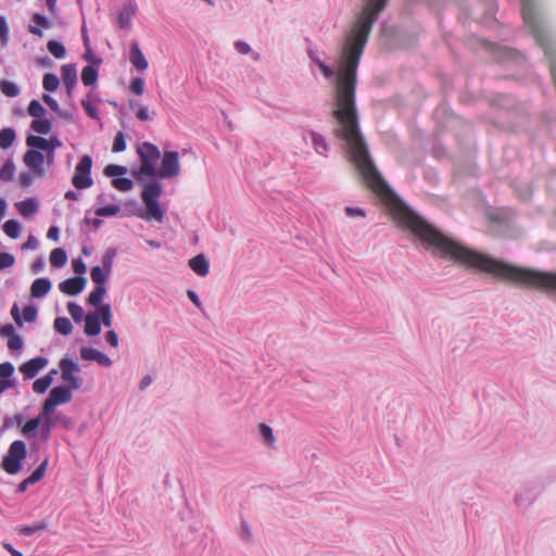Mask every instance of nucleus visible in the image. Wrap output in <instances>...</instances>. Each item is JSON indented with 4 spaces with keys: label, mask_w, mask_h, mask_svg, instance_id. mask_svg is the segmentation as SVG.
Segmentation results:
<instances>
[{
    "label": "nucleus",
    "mask_w": 556,
    "mask_h": 556,
    "mask_svg": "<svg viewBox=\"0 0 556 556\" xmlns=\"http://www.w3.org/2000/svg\"><path fill=\"white\" fill-rule=\"evenodd\" d=\"M27 448L24 441L16 440L9 446L8 453L1 460V468L9 475H16L21 471L23 460L26 458Z\"/></svg>",
    "instance_id": "1"
},
{
    "label": "nucleus",
    "mask_w": 556,
    "mask_h": 556,
    "mask_svg": "<svg viewBox=\"0 0 556 556\" xmlns=\"http://www.w3.org/2000/svg\"><path fill=\"white\" fill-rule=\"evenodd\" d=\"M137 153L141 161L139 173L147 177L156 176V165L161 157L159 148L150 142H143L138 147Z\"/></svg>",
    "instance_id": "2"
},
{
    "label": "nucleus",
    "mask_w": 556,
    "mask_h": 556,
    "mask_svg": "<svg viewBox=\"0 0 556 556\" xmlns=\"http://www.w3.org/2000/svg\"><path fill=\"white\" fill-rule=\"evenodd\" d=\"M92 167V159L89 155H84L75 168V174L72 178V184L77 189H87L92 186L93 180L90 176Z\"/></svg>",
    "instance_id": "3"
},
{
    "label": "nucleus",
    "mask_w": 556,
    "mask_h": 556,
    "mask_svg": "<svg viewBox=\"0 0 556 556\" xmlns=\"http://www.w3.org/2000/svg\"><path fill=\"white\" fill-rule=\"evenodd\" d=\"M180 173L179 154L176 151H165L161 161V168L156 176L160 178H173Z\"/></svg>",
    "instance_id": "4"
},
{
    "label": "nucleus",
    "mask_w": 556,
    "mask_h": 556,
    "mask_svg": "<svg viewBox=\"0 0 556 556\" xmlns=\"http://www.w3.org/2000/svg\"><path fill=\"white\" fill-rule=\"evenodd\" d=\"M61 378L70 383V389L77 390L81 387V379L75 374L80 371V367L72 359L64 357L60 361Z\"/></svg>",
    "instance_id": "5"
},
{
    "label": "nucleus",
    "mask_w": 556,
    "mask_h": 556,
    "mask_svg": "<svg viewBox=\"0 0 556 556\" xmlns=\"http://www.w3.org/2000/svg\"><path fill=\"white\" fill-rule=\"evenodd\" d=\"M25 165L33 170L34 175L42 177L45 175V156L43 154L35 149H29L23 156Z\"/></svg>",
    "instance_id": "6"
},
{
    "label": "nucleus",
    "mask_w": 556,
    "mask_h": 556,
    "mask_svg": "<svg viewBox=\"0 0 556 556\" xmlns=\"http://www.w3.org/2000/svg\"><path fill=\"white\" fill-rule=\"evenodd\" d=\"M86 282L84 276H77L60 282L59 289L65 294L77 295L85 289Z\"/></svg>",
    "instance_id": "7"
},
{
    "label": "nucleus",
    "mask_w": 556,
    "mask_h": 556,
    "mask_svg": "<svg viewBox=\"0 0 556 556\" xmlns=\"http://www.w3.org/2000/svg\"><path fill=\"white\" fill-rule=\"evenodd\" d=\"M26 144L31 149L39 150H48L49 146L51 147H62V142L58 137H50V139H46L40 136L30 135L26 139Z\"/></svg>",
    "instance_id": "8"
},
{
    "label": "nucleus",
    "mask_w": 556,
    "mask_h": 556,
    "mask_svg": "<svg viewBox=\"0 0 556 556\" xmlns=\"http://www.w3.org/2000/svg\"><path fill=\"white\" fill-rule=\"evenodd\" d=\"M48 364V359L45 357H35L26 363H24L20 370L25 376L26 379L34 378L42 368H45Z\"/></svg>",
    "instance_id": "9"
},
{
    "label": "nucleus",
    "mask_w": 556,
    "mask_h": 556,
    "mask_svg": "<svg viewBox=\"0 0 556 556\" xmlns=\"http://www.w3.org/2000/svg\"><path fill=\"white\" fill-rule=\"evenodd\" d=\"M80 356L85 361H94L104 367L112 365V361L108 355L93 348H81Z\"/></svg>",
    "instance_id": "10"
},
{
    "label": "nucleus",
    "mask_w": 556,
    "mask_h": 556,
    "mask_svg": "<svg viewBox=\"0 0 556 556\" xmlns=\"http://www.w3.org/2000/svg\"><path fill=\"white\" fill-rule=\"evenodd\" d=\"M55 407L72 400V389L65 386L54 387L47 397Z\"/></svg>",
    "instance_id": "11"
},
{
    "label": "nucleus",
    "mask_w": 556,
    "mask_h": 556,
    "mask_svg": "<svg viewBox=\"0 0 556 556\" xmlns=\"http://www.w3.org/2000/svg\"><path fill=\"white\" fill-rule=\"evenodd\" d=\"M63 83L66 87L67 94L71 96L77 84V70L75 64H65L61 67Z\"/></svg>",
    "instance_id": "12"
},
{
    "label": "nucleus",
    "mask_w": 556,
    "mask_h": 556,
    "mask_svg": "<svg viewBox=\"0 0 556 556\" xmlns=\"http://www.w3.org/2000/svg\"><path fill=\"white\" fill-rule=\"evenodd\" d=\"M129 61L138 71L143 72L148 68V61L137 42H132L130 46Z\"/></svg>",
    "instance_id": "13"
},
{
    "label": "nucleus",
    "mask_w": 556,
    "mask_h": 556,
    "mask_svg": "<svg viewBox=\"0 0 556 556\" xmlns=\"http://www.w3.org/2000/svg\"><path fill=\"white\" fill-rule=\"evenodd\" d=\"M52 283L49 278H37L30 286V295L36 299L43 298L51 290Z\"/></svg>",
    "instance_id": "14"
},
{
    "label": "nucleus",
    "mask_w": 556,
    "mask_h": 556,
    "mask_svg": "<svg viewBox=\"0 0 556 556\" xmlns=\"http://www.w3.org/2000/svg\"><path fill=\"white\" fill-rule=\"evenodd\" d=\"M189 267L201 277H205L210 270V264L202 253L189 260Z\"/></svg>",
    "instance_id": "15"
},
{
    "label": "nucleus",
    "mask_w": 556,
    "mask_h": 556,
    "mask_svg": "<svg viewBox=\"0 0 556 556\" xmlns=\"http://www.w3.org/2000/svg\"><path fill=\"white\" fill-rule=\"evenodd\" d=\"M101 332L100 315L97 313H88L85 316V333L87 336H97Z\"/></svg>",
    "instance_id": "16"
},
{
    "label": "nucleus",
    "mask_w": 556,
    "mask_h": 556,
    "mask_svg": "<svg viewBox=\"0 0 556 556\" xmlns=\"http://www.w3.org/2000/svg\"><path fill=\"white\" fill-rule=\"evenodd\" d=\"M162 194V186L160 182H150L146 184L143 187V191L141 193V198L143 202H152L157 201L160 195Z\"/></svg>",
    "instance_id": "17"
},
{
    "label": "nucleus",
    "mask_w": 556,
    "mask_h": 556,
    "mask_svg": "<svg viewBox=\"0 0 556 556\" xmlns=\"http://www.w3.org/2000/svg\"><path fill=\"white\" fill-rule=\"evenodd\" d=\"M136 13V5L127 3L123 7L122 11L117 16V23L121 28H128L131 24L132 16Z\"/></svg>",
    "instance_id": "18"
},
{
    "label": "nucleus",
    "mask_w": 556,
    "mask_h": 556,
    "mask_svg": "<svg viewBox=\"0 0 556 556\" xmlns=\"http://www.w3.org/2000/svg\"><path fill=\"white\" fill-rule=\"evenodd\" d=\"M147 208V214L144 216L148 220H156L159 223L163 222L164 218V212L160 207V204L157 201L152 202H143Z\"/></svg>",
    "instance_id": "19"
},
{
    "label": "nucleus",
    "mask_w": 556,
    "mask_h": 556,
    "mask_svg": "<svg viewBox=\"0 0 556 556\" xmlns=\"http://www.w3.org/2000/svg\"><path fill=\"white\" fill-rule=\"evenodd\" d=\"M38 202L35 199H26L16 203V208L24 217L30 216L38 211Z\"/></svg>",
    "instance_id": "20"
},
{
    "label": "nucleus",
    "mask_w": 556,
    "mask_h": 556,
    "mask_svg": "<svg viewBox=\"0 0 556 556\" xmlns=\"http://www.w3.org/2000/svg\"><path fill=\"white\" fill-rule=\"evenodd\" d=\"M311 138L315 151L320 155H327L329 147L325 137L316 131H312Z\"/></svg>",
    "instance_id": "21"
},
{
    "label": "nucleus",
    "mask_w": 556,
    "mask_h": 556,
    "mask_svg": "<svg viewBox=\"0 0 556 556\" xmlns=\"http://www.w3.org/2000/svg\"><path fill=\"white\" fill-rule=\"evenodd\" d=\"M16 139V132L13 128L7 127L0 130V148L9 149Z\"/></svg>",
    "instance_id": "22"
},
{
    "label": "nucleus",
    "mask_w": 556,
    "mask_h": 556,
    "mask_svg": "<svg viewBox=\"0 0 556 556\" xmlns=\"http://www.w3.org/2000/svg\"><path fill=\"white\" fill-rule=\"evenodd\" d=\"M98 70L94 65H87L81 71V81L85 86H91L97 83Z\"/></svg>",
    "instance_id": "23"
},
{
    "label": "nucleus",
    "mask_w": 556,
    "mask_h": 556,
    "mask_svg": "<svg viewBox=\"0 0 556 556\" xmlns=\"http://www.w3.org/2000/svg\"><path fill=\"white\" fill-rule=\"evenodd\" d=\"M41 422V417H35L28 420L22 427V434L26 438H35L37 435V430Z\"/></svg>",
    "instance_id": "24"
},
{
    "label": "nucleus",
    "mask_w": 556,
    "mask_h": 556,
    "mask_svg": "<svg viewBox=\"0 0 556 556\" xmlns=\"http://www.w3.org/2000/svg\"><path fill=\"white\" fill-rule=\"evenodd\" d=\"M67 262L66 252L62 248L52 250L50 254V263L53 267L61 268L65 266Z\"/></svg>",
    "instance_id": "25"
},
{
    "label": "nucleus",
    "mask_w": 556,
    "mask_h": 556,
    "mask_svg": "<svg viewBox=\"0 0 556 556\" xmlns=\"http://www.w3.org/2000/svg\"><path fill=\"white\" fill-rule=\"evenodd\" d=\"M110 275L111 273H108L100 266H94L90 270L91 280L96 283V286H104Z\"/></svg>",
    "instance_id": "26"
},
{
    "label": "nucleus",
    "mask_w": 556,
    "mask_h": 556,
    "mask_svg": "<svg viewBox=\"0 0 556 556\" xmlns=\"http://www.w3.org/2000/svg\"><path fill=\"white\" fill-rule=\"evenodd\" d=\"M56 370H53L51 374L49 375H46L39 379H37L34 383H33V390L34 392L38 393V394H42L45 393L48 388L51 386L52 383V374H55Z\"/></svg>",
    "instance_id": "27"
},
{
    "label": "nucleus",
    "mask_w": 556,
    "mask_h": 556,
    "mask_svg": "<svg viewBox=\"0 0 556 556\" xmlns=\"http://www.w3.org/2000/svg\"><path fill=\"white\" fill-rule=\"evenodd\" d=\"M106 293L105 286H96V288L90 292L87 302L89 305L99 306L103 300V296Z\"/></svg>",
    "instance_id": "28"
},
{
    "label": "nucleus",
    "mask_w": 556,
    "mask_h": 556,
    "mask_svg": "<svg viewBox=\"0 0 556 556\" xmlns=\"http://www.w3.org/2000/svg\"><path fill=\"white\" fill-rule=\"evenodd\" d=\"M30 127L34 131L41 134V135H48L52 129V124L49 119L46 118H37L34 119L30 124Z\"/></svg>",
    "instance_id": "29"
},
{
    "label": "nucleus",
    "mask_w": 556,
    "mask_h": 556,
    "mask_svg": "<svg viewBox=\"0 0 556 556\" xmlns=\"http://www.w3.org/2000/svg\"><path fill=\"white\" fill-rule=\"evenodd\" d=\"M53 327H54L55 331H58L64 336L70 334L73 330V325H72L71 320L66 317L55 318Z\"/></svg>",
    "instance_id": "30"
},
{
    "label": "nucleus",
    "mask_w": 556,
    "mask_h": 556,
    "mask_svg": "<svg viewBox=\"0 0 556 556\" xmlns=\"http://www.w3.org/2000/svg\"><path fill=\"white\" fill-rule=\"evenodd\" d=\"M3 231L12 239H16L21 233V224L15 219H9L3 224Z\"/></svg>",
    "instance_id": "31"
},
{
    "label": "nucleus",
    "mask_w": 556,
    "mask_h": 556,
    "mask_svg": "<svg viewBox=\"0 0 556 556\" xmlns=\"http://www.w3.org/2000/svg\"><path fill=\"white\" fill-rule=\"evenodd\" d=\"M60 86V79L55 74L47 73L43 75L42 87L45 90L53 92Z\"/></svg>",
    "instance_id": "32"
},
{
    "label": "nucleus",
    "mask_w": 556,
    "mask_h": 556,
    "mask_svg": "<svg viewBox=\"0 0 556 556\" xmlns=\"http://www.w3.org/2000/svg\"><path fill=\"white\" fill-rule=\"evenodd\" d=\"M0 90L3 94L10 98L17 97L20 94L18 86L10 80H1L0 81Z\"/></svg>",
    "instance_id": "33"
},
{
    "label": "nucleus",
    "mask_w": 556,
    "mask_h": 556,
    "mask_svg": "<svg viewBox=\"0 0 556 556\" xmlns=\"http://www.w3.org/2000/svg\"><path fill=\"white\" fill-rule=\"evenodd\" d=\"M48 51L56 59H63L66 54L65 47L62 42L50 40L47 43Z\"/></svg>",
    "instance_id": "34"
},
{
    "label": "nucleus",
    "mask_w": 556,
    "mask_h": 556,
    "mask_svg": "<svg viewBox=\"0 0 556 556\" xmlns=\"http://www.w3.org/2000/svg\"><path fill=\"white\" fill-rule=\"evenodd\" d=\"M258 430L263 442L268 446H273L276 441L273 429L266 424H261Z\"/></svg>",
    "instance_id": "35"
},
{
    "label": "nucleus",
    "mask_w": 556,
    "mask_h": 556,
    "mask_svg": "<svg viewBox=\"0 0 556 556\" xmlns=\"http://www.w3.org/2000/svg\"><path fill=\"white\" fill-rule=\"evenodd\" d=\"M48 528V523L46 521H41L39 523H36L34 526H23L18 529V533L21 535L29 536L33 535L39 531H43Z\"/></svg>",
    "instance_id": "36"
},
{
    "label": "nucleus",
    "mask_w": 556,
    "mask_h": 556,
    "mask_svg": "<svg viewBox=\"0 0 556 556\" xmlns=\"http://www.w3.org/2000/svg\"><path fill=\"white\" fill-rule=\"evenodd\" d=\"M103 173L105 176L112 177L114 179L125 175L127 173V167L116 164H109L105 166Z\"/></svg>",
    "instance_id": "37"
},
{
    "label": "nucleus",
    "mask_w": 556,
    "mask_h": 556,
    "mask_svg": "<svg viewBox=\"0 0 556 556\" xmlns=\"http://www.w3.org/2000/svg\"><path fill=\"white\" fill-rule=\"evenodd\" d=\"M47 467H48V459L46 458L35 470L34 472L28 477L26 478L28 480V482H30L31 484H35L37 483L38 481H40L45 473H46V470H47Z\"/></svg>",
    "instance_id": "38"
},
{
    "label": "nucleus",
    "mask_w": 556,
    "mask_h": 556,
    "mask_svg": "<svg viewBox=\"0 0 556 556\" xmlns=\"http://www.w3.org/2000/svg\"><path fill=\"white\" fill-rule=\"evenodd\" d=\"M115 256H116V249H114V248L108 249L102 256V268L105 269L108 273L112 271Z\"/></svg>",
    "instance_id": "39"
},
{
    "label": "nucleus",
    "mask_w": 556,
    "mask_h": 556,
    "mask_svg": "<svg viewBox=\"0 0 556 556\" xmlns=\"http://www.w3.org/2000/svg\"><path fill=\"white\" fill-rule=\"evenodd\" d=\"M97 314L100 315V320L105 327L112 326V312L109 304H102L99 307Z\"/></svg>",
    "instance_id": "40"
},
{
    "label": "nucleus",
    "mask_w": 556,
    "mask_h": 556,
    "mask_svg": "<svg viewBox=\"0 0 556 556\" xmlns=\"http://www.w3.org/2000/svg\"><path fill=\"white\" fill-rule=\"evenodd\" d=\"M28 114L33 117L40 118L46 114V109L38 100H31L27 108Z\"/></svg>",
    "instance_id": "41"
},
{
    "label": "nucleus",
    "mask_w": 556,
    "mask_h": 556,
    "mask_svg": "<svg viewBox=\"0 0 556 556\" xmlns=\"http://www.w3.org/2000/svg\"><path fill=\"white\" fill-rule=\"evenodd\" d=\"M67 311L74 321L77 324L81 323V320L85 318L83 307L75 302H70L67 304Z\"/></svg>",
    "instance_id": "42"
},
{
    "label": "nucleus",
    "mask_w": 556,
    "mask_h": 556,
    "mask_svg": "<svg viewBox=\"0 0 556 556\" xmlns=\"http://www.w3.org/2000/svg\"><path fill=\"white\" fill-rule=\"evenodd\" d=\"M15 173V165L13 161L9 160L0 169V179L3 181H10L13 179Z\"/></svg>",
    "instance_id": "43"
},
{
    "label": "nucleus",
    "mask_w": 556,
    "mask_h": 556,
    "mask_svg": "<svg viewBox=\"0 0 556 556\" xmlns=\"http://www.w3.org/2000/svg\"><path fill=\"white\" fill-rule=\"evenodd\" d=\"M121 211V206L117 204H110L105 206L98 207L96 210V214L101 217L115 216Z\"/></svg>",
    "instance_id": "44"
},
{
    "label": "nucleus",
    "mask_w": 556,
    "mask_h": 556,
    "mask_svg": "<svg viewBox=\"0 0 556 556\" xmlns=\"http://www.w3.org/2000/svg\"><path fill=\"white\" fill-rule=\"evenodd\" d=\"M112 185L119 191H129L134 187V182L129 178L118 177L112 180Z\"/></svg>",
    "instance_id": "45"
},
{
    "label": "nucleus",
    "mask_w": 556,
    "mask_h": 556,
    "mask_svg": "<svg viewBox=\"0 0 556 556\" xmlns=\"http://www.w3.org/2000/svg\"><path fill=\"white\" fill-rule=\"evenodd\" d=\"M24 422V416L21 414H16L14 416H8L3 419V428L10 429L13 426H22Z\"/></svg>",
    "instance_id": "46"
},
{
    "label": "nucleus",
    "mask_w": 556,
    "mask_h": 556,
    "mask_svg": "<svg viewBox=\"0 0 556 556\" xmlns=\"http://www.w3.org/2000/svg\"><path fill=\"white\" fill-rule=\"evenodd\" d=\"M126 149L125 136L122 131H118L114 138L112 151L115 153L123 152Z\"/></svg>",
    "instance_id": "47"
},
{
    "label": "nucleus",
    "mask_w": 556,
    "mask_h": 556,
    "mask_svg": "<svg viewBox=\"0 0 556 556\" xmlns=\"http://www.w3.org/2000/svg\"><path fill=\"white\" fill-rule=\"evenodd\" d=\"M90 96L91 94H88V97H90ZM81 105L89 117L94 118V119L99 118L98 109L91 104L89 98L83 99Z\"/></svg>",
    "instance_id": "48"
},
{
    "label": "nucleus",
    "mask_w": 556,
    "mask_h": 556,
    "mask_svg": "<svg viewBox=\"0 0 556 556\" xmlns=\"http://www.w3.org/2000/svg\"><path fill=\"white\" fill-rule=\"evenodd\" d=\"M37 318V308L34 305H26L23 309V319L27 323H34Z\"/></svg>",
    "instance_id": "49"
},
{
    "label": "nucleus",
    "mask_w": 556,
    "mask_h": 556,
    "mask_svg": "<svg viewBox=\"0 0 556 556\" xmlns=\"http://www.w3.org/2000/svg\"><path fill=\"white\" fill-rule=\"evenodd\" d=\"M54 408L55 406L48 399H46L42 409L37 417H41V421L48 420L50 419V415L53 413Z\"/></svg>",
    "instance_id": "50"
},
{
    "label": "nucleus",
    "mask_w": 556,
    "mask_h": 556,
    "mask_svg": "<svg viewBox=\"0 0 556 556\" xmlns=\"http://www.w3.org/2000/svg\"><path fill=\"white\" fill-rule=\"evenodd\" d=\"M14 372V366L10 362L0 364V379L9 380Z\"/></svg>",
    "instance_id": "51"
},
{
    "label": "nucleus",
    "mask_w": 556,
    "mask_h": 556,
    "mask_svg": "<svg viewBox=\"0 0 556 556\" xmlns=\"http://www.w3.org/2000/svg\"><path fill=\"white\" fill-rule=\"evenodd\" d=\"M8 348L11 351H20L23 348V340L20 334L11 336L8 341Z\"/></svg>",
    "instance_id": "52"
},
{
    "label": "nucleus",
    "mask_w": 556,
    "mask_h": 556,
    "mask_svg": "<svg viewBox=\"0 0 556 556\" xmlns=\"http://www.w3.org/2000/svg\"><path fill=\"white\" fill-rule=\"evenodd\" d=\"M15 258L12 254L7 252L0 253V269H4L14 265Z\"/></svg>",
    "instance_id": "53"
},
{
    "label": "nucleus",
    "mask_w": 556,
    "mask_h": 556,
    "mask_svg": "<svg viewBox=\"0 0 556 556\" xmlns=\"http://www.w3.org/2000/svg\"><path fill=\"white\" fill-rule=\"evenodd\" d=\"M0 40L3 46L8 43L9 40V28L7 25V21L3 16L0 15Z\"/></svg>",
    "instance_id": "54"
},
{
    "label": "nucleus",
    "mask_w": 556,
    "mask_h": 556,
    "mask_svg": "<svg viewBox=\"0 0 556 556\" xmlns=\"http://www.w3.org/2000/svg\"><path fill=\"white\" fill-rule=\"evenodd\" d=\"M239 536L245 542H250L252 540V531L245 521H241L240 523Z\"/></svg>",
    "instance_id": "55"
},
{
    "label": "nucleus",
    "mask_w": 556,
    "mask_h": 556,
    "mask_svg": "<svg viewBox=\"0 0 556 556\" xmlns=\"http://www.w3.org/2000/svg\"><path fill=\"white\" fill-rule=\"evenodd\" d=\"M130 90L138 96L142 94L144 91V80L140 77L132 79Z\"/></svg>",
    "instance_id": "56"
},
{
    "label": "nucleus",
    "mask_w": 556,
    "mask_h": 556,
    "mask_svg": "<svg viewBox=\"0 0 556 556\" xmlns=\"http://www.w3.org/2000/svg\"><path fill=\"white\" fill-rule=\"evenodd\" d=\"M33 21L34 23L37 25V26H41L43 28H50L51 27V23L49 22V20L40 14V13H34L33 14Z\"/></svg>",
    "instance_id": "57"
},
{
    "label": "nucleus",
    "mask_w": 556,
    "mask_h": 556,
    "mask_svg": "<svg viewBox=\"0 0 556 556\" xmlns=\"http://www.w3.org/2000/svg\"><path fill=\"white\" fill-rule=\"evenodd\" d=\"M34 181V176L30 173L23 172L20 174V185L23 188H28Z\"/></svg>",
    "instance_id": "58"
},
{
    "label": "nucleus",
    "mask_w": 556,
    "mask_h": 556,
    "mask_svg": "<svg viewBox=\"0 0 556 556\" xmlns=\"http://www.w3.org/2000/svg\"><path fill=\"white\" fill-rule=\"evenodd\" d=\"M344 212L350 217H355V216L365 217L366 216V212L361 207L346 206L344 208Z\"/></svg>",
    "instance_id": "59"
},
{
    "label": "nucleus",
    "mask_w": 556,
    "mask_h": 556,
    "mask_svg": "<svg viewBox=\"0 0 556 556\" xmlns=\"http://www.w3.org/2000/svg\"><path fill=\"white\" fill-rule=\"evenodd\" d=\"M235 49L240 54H249L251 52V47L249 46V43L242 40H237L235 42Z\"/></svg>",
    "instance_id": "60"
},
{
    "label": "nucleus",
    "mask_w": 556,
    "mask_h": 556,
    "mask_svg": "<svg viewBox=\"0 0 556 556\" xmlns=\"http://www.w3.org/2000/svg\"><path fill=\"white\" fill-rule=\"evenodd\" d=\"M42 100L53 112H60L59 103L50 94H43Z\"/></svg>",
    "instance_id": "61"
},
{
    "label": "nucleus",
    "mask_w": 556,
    "mask_h": 556,
    "mask_svg": "<svg viewBox=\"0 0 556 556\" xmlns=\"http://www.w3.org/2000/svg\"><path fill=\"white\" fill-rule=\"evenodd\" d=\"M38 240L35 236L30 235L28 236L26 242L23 243L22 249L23 250H36L38 248Z\"/></svg>",
    "instance_id": "62"
},
{
    "label": "nucleus",
    "mask_w": 556,
    "mask_h": 556,
    "mask_svg": "<svg viewBox=\"0 0 556 556\" xmlns=\"http://www.w3.org/2000/svg\"><path fill=\"white\" fill-rule=\"evenodd\" d=\"M72 265L77 275L83 276L86 273V265L80 258L74 260Z\"/></svg>",
    "instance_id": "63"
},
{
    "label": "nucleus",
    "mask_w": 556,
    "mask_h": 556,
    "mask_svg": "<svg viewBox=\"0 0 556 556\" xmlns=\"http://www.w3.org/2000/svg\"><path fill=\"white\" fill-rule=\"evenodd\" d=\"M105 339L111 346L116 348L118 345V337L114 330H109L105 334Z\"/></svg>",
    "instance_id": "64"
}]
</instances>
